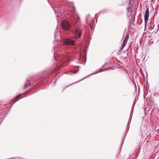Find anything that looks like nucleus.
I'll return each mask as SVG.
<instances>
[{
  "mask_svg": "<svg viewBox=\"0 0 159 159\" xmlns=\"http://www.w3.org/2000/svg\"><path fill=\"white\" fill-rule=\"evenodd\" d=\"M75 40H73L70 39H64L62 41H61L59 42V45H60L61 44H65L67 45H74V42Z\"/></svg>",
  "mask_w": 159,
  "mask_h": 159,
  "instance_id": "1",
  "label": "nucleus"
},
{
  "mask_svg": "<svg viewBox=\"0 0 159 159\" xmlns=\"http://www.w3.org/2000/svg\"><path fill=\"white\" fill-rule=\"evenodd\" d=\"M61 26L62 29L65 30H68L70 28V25L69 22L66 20H63L62 22Z\"/></svg>",
  "mask_w": 159,
  "mask_h": 159,
  "instance_id": "2",
  "label": "nucleus"
},
{
  "mask_svg": "<svg viewBox=\"0 0 159 159\" xmlns=\"http://www.w3.org/2000/svg\"><path fill=\"white\" fill-rule=\"evenodd\" d=\"M75 34L76 39L80 38L81 36V30L79 28H76L75 30Z\"/></svg>",
  "mask_w": 159,
  "mask_h": 159,
  "instance_id": "3",
  "label": "nucleus"
},
{
  "mask_svg": "<svg viewBox=\"0 0 159 159\" xmlns=\"http://www.w3.org/2000/svg\"><path fill=\"white\" fill-rule=\"evenodd\" d=\"M149 11L148 8H147L144 15V20L145 23H147L148 19Z\"/></svg>",
  "mask_w": 159,
  "mask_h": 159,
  "instance_id": "4",
  "label": "nucleus"
},
{
  "mask_svg": "<svg viewBox=\"0 0 159 159\" xmlns=\"http://www.w3.org/2000/svg\"><path fill=\"white\" fill-rule=\"evenodd\" d=\"M71 14L72 15H71V16L72 15H73L74 14L75 15L77 16L78 20H79L80 19V18L79 16V15H78L77 13L75 11V8L74 9V11L71 12Z\"/></svg>",
  "mask_w": 159,
  "mask_h": 159,
  "instance_id": "5",
  "label": "nucleus"
},
{
  "mask_svg": "<svg viewBox=\"0 0 159 159\" xmlns=\"http://www.w3.org/2000/svg\"><path fill=\"white\" fill-rule=\"evenodd\" d=\"M29 84V81H27L26 82L25 84V88L27 86H28Z\"/></svg>",
  "mask_w": 159,
  "mask_h": 159,
  "instance_id": "6",
  "label": "nucleus"
},
{
  "mask_svg": "<svg viewBox=\"0 0 159 159\" xmlns=\"http://www.w3.org/2000/svg\"><path fill=\"white\" fill-rule=\"evenodd\" d=\"M127 41H124L123 42V43L122 47L123 48H124L125 46L126 43H127Z\"/></svg>",
  "mask_w": 159,
  "mask_h": 159,
  "instance_id": "7",
  "label": "nucleus"
},
{
  "mask_svg": "<svg viewBox=\"0 0 159 159\" xmlns=\"http://www.w3.org/2000/svg\"><path fill=\"white\" fill-rule=\"evenodd\" d=\"M129 35H127L126 36L124 41H126L127 42V41L129 39Z\"/></svg>",
  "mask_w": 159,
  "mask_h": 159,
  "instance_id": "8",
  "label": "nucleus"
},
{
  "mask_svg": "<svg viewBox=\"0 0 159 159\" xmlns=\"http://www.w3.org/2000/svg\"><path fill=\"white\" fill-rule=\"evenodd\" d=\"M21 95H18V96H17L16 97V98H15V99H14V100H16V99H17V98H19V97H20Z\"/></svg>",
  "mask_w": 159,
  "mask_h": 159,
  "instance_id": "9",
  "label": "nucleus"
},
{
  "mask_svg": "<svg viewBox=\"0 0 159 159\" xmlns=\"http://www.w3.org/2000/svg\"><path fill=\"white\" fill-rule=\"evenodd\" d=\"M78 70H79V69H78L77 70V71L75 72L71 71L70 72L71 73H73L74 74V73H77L78 71Z\"/></svg>",
  "mask_w": 159,
  "mask_h": 159,
  "instance_id": "10",
  "label": "nucleus"
},
{
  "mask_svg": "<svg viewBox=\"0 0 159 159\" xmlns=\"http://www.w3.org/2000/svg\"><path fill=\"white\" fill-rule=\"evenodd\" d=\"M98 73V72L97 71H96V73H93V74H91V75H93L95 74L96 73Z\"/></svg>",
  "mask_w": 159,
  "mask_h": 159,
  "instance_id": "11",
  "label": "nucleus"
},
{
  "mask_svg": "<svg viewBox=\"0 0 159 159\" xmlns=\"http://www.w3.org/2000/svg\"><path fill=\"white\" fill-rule=\"evenodd\" d=\"M54 49H55V50H56V47Z\"/></svg>",
  "mask_w": 159,
  "mask_h": 159,
  "instance_id": "12",
  "label": "nucleus"
},
{
  "mask_svg": "<svg viewBox=\"0 0 159 159\" xmlns=\"http://www.w3.org/2000/svg\"><path fill=\"white\" fill-rule=\"evenodd\" d=\"M56 37V33H55V37Z\"/></svg>",
  "mask_w": 159,
  "mask_h": 159,
  "instance_id": "13",
  "label": "nucleus"
},
{
  "mask_svg": "<svg viewBox=\"0 0 159 159\" xmlns=\"http://www.w3.org/2000/svg\"><path fill=\"white\" fill-rule=\"evenodd\" d=\"M105 66V65H104V66H103V67H104V66Z\"/></svg>",
  "mask_w": 159,
  "mask_h": 159,
  "instance_id": "14",
  "label": "nucleus"
},
{
  "mask_svg": "<svg viewBox=\"0 0 159 159\" xmlns=\"http://www.w3.org/2000/svg\"><path fill=\"white\" fill-rule=\"evenodd\" d=\"M99 72H101V71H100V70H99Z\"/></svg>",
  "mask_w": 159,
  "mask_h": 159,
  "instance_id": "15",
  "label": "nucleus"
}]
</instances>
